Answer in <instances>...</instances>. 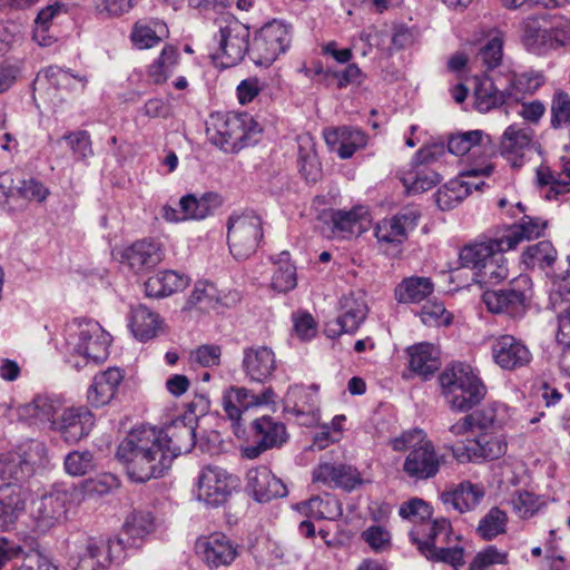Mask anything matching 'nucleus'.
I'll use <instances>...</instances> for the list:
<instances>
[{
	"label": "nucleus",
	"instance_id": "5701e85b",
	"mask_svg": "<svg viewBox=\"0 0 570 570\" xmlns=\"http://www.w3.org/2000/svg\"><path fill=\"white\" fill-rule=\"evenodd\" d=\"M220 205V197L215 193H207L200 198L188 194L180 198L179 209L165 206L164 217L168 222H180L188 219H204Z\"/></svg>",
	"mask_w": 570,
	"mask_h": 570
},
{
	"label": "nucleus",
	"instance_id": "7c9ffc66",
	"mask_svg": "<svg viewBox=\"0 0 570 570\" xmlns=\"http://www.w3.org/2000/svg\"><path fill=\"white\" fill-rule=\"evenodd\" d=\"M531 142L532 135L529 128L511 125L504 130L500 145H497V153L500 151L512 167H521Z\"/></svg>",
	"mask_w": 570,
	"mask_h": 570
},
{
	"label": "nucleus",
	"instance_id": "4be33fe9",
	"mask_svg": "<svg viewBox=\"0 0 570 570\" xmlns=\"http://www.w3.org/2000/svg\"><path fill=\"white\" fill-rule=\"evenodd\" d=\"M29 492L20 483L0 484V530L14 529L18 520L24 514Z\"/></svg>",
	"mask_w": 570,
	"mask_h": 570
},
{
	"label": "nucleus",
	"instance_id": "6e6552de",
	"mask_svg": "<svg viewBox=\"0 0 570 570\" xmlns=\"http://www.w3.org/2000/svg\"><path fill=\"white\" fill-rule=\"evenodd\" d=\"M532 296V281L528 275L514 277L500 289L485 291L482 302L493 314H507L511 317L522 316Z\"/></svg>",
	"mask_w": 570,
	"mask_h": 570
},
{
	"label": "nucleus",
	"instance_id": "e2e57ef3",
	"mask_svg": "<svg viewBox=\"0 0 570 570\" xmlns=\"http://www.w3.org/2000/svg\"><path fill=\"white\" fill-rule=\"evenodd\" d=\"M94 466V455L89 451H73L65 459V469L70 475H85L92 471Z\"/></svg>",
	"mask_w": 570,
	"mask_h": 570
},
{
	"label": "nucleus",
	"instance_id": "2eb2a0df",
	"mask_svg": "<svg viewBox=\"0 0 570 570\" xmlns=\"http://www.w3.org/2000/svg\"><path fill=\"white\" fill-rule=\"evenodd\" d=\"M453 456L459 462H478L497 460L507 453L508 443L503 434L497 431H479L472 439L458 446H451Z\"/></svg>",
	"mask_w": 570,
	"mask_h": 570
},
{
	"label": "nucleus",
	"instance_id": "864d4df0",
	"mask_svg": "<svg viewBox=\"0 0 570 570\" xmlns=\"http://www.w3.org/2000/svg\"><path fill=\"white\" fill-rule=\"evenodd\" d=\"M179 61V51L175 46L167 45L159 57L149 66L148 75L155 83L165 82L170 77Z\"/></svg>",
	"mask_w": 570,
	"mask_h": 570
},
{
	"label": "nucleus",
	"instance_id": "09e8293b",
	"mask_svg": "<svg viewBox=\"0 0 570 570\" xmlns=\"http://www.w3.org/2000/svg\"><path fill=\"white\" fill-rule=\"evenodd\" d=\"M252 429L254 438L261 440L268 449L282 445L287 438L285 425L269 416L254 420Z\"/></svg>",
	"mask_w": 570,
	"mask_h": 570
},
{
	"label": "nucleus",
	"instance_id": "dca6fc26",
	"mask_svg": "<svg viewBox=\"0 0 570 570\" xmlns=\"http://www.w3.org/2000/svg\"><path fill=\"white\" fill-rule=\"evenodd\" d=\"M419 218L417 209L404 208L391 218L380 220L374 228L377 243L385 252L394 249L399 253L400 247L409 238V233L417 226Z\"/></svg>",
	"mask_w": 570,
	"mask_h": 570
},
{
	"label": "nucleus",
	"instance_id": "4c0bfd02",
	"mask_svg": "<svg viewBox=\"0 0 570 570\" xmlns=\"http://www.w3.org/2000/svg\"><path fill=\"white\" fill-rule=\"evenodd\" d=\"M33 473V464L30 459L21 452L9 451L0 453V479L3 483L23 482Z\"/></svg>",
	"mask_w": 570,
	"mask_h": 570
},
{
	"label": "nucleus",
	"instance_id": "ddd939ff",
	"mask_svg": "<svg viewBox=\"0 0 570 570\" xmlns=\"http://www.w3.org/2000/svg\"><path fill=\"white\" fill-rule=\"evenodd\" d=\"M131 541L120 534L108 541L87 540V543L79 554L76 570H105L112 562H120L126 554L127 548H134Z\"/></svg>",
	"mask_w": 570,
	"mask_h": 570
},
{
	"label": "nucleus",
	"instance_id": "9b49d317",
	"mask_svg": "<svg viewBox=\"0 0 570 570\" xmlns=\"http://www.w3.org/2000/svg\"><path fill=\"white\" fill-rule=\"evenodd\" d=\"M292 41L291 27L274 20L264 24L256 32L250 45V58L258 66H271L284 53Z\"/></svg>",
	"mask_w": 570,
	"mask_h": 570
},
{
	"label": "nucleus",
	"instance_id": "aec40b11",
	"mask_svg": "<svg viewBox=\"0 0 570 570\" xmlns=\"http://www.w3.org/2000/svg\"><path fill=\"white\" fill-rule=\"evenodd\" d=\"M230 479L226 470L219 466L203 468L198 475V499L212 507L225 503L230 494Z\"/></svg>",
	"mask_w": 570,
	"mask_h": 570
},
{
	"label": "nucleus",
	"instance_id": "f257e3e1",
	"mask_svg": "<svg viewBox=\"0 0 570 570\" xmlns=\"http://www.w3.org/2000/svg\"><path fill=\"white\" fill-rule=\"evenodd\" d=\"M195 444L193 422L177 419L163 430L151 426L132 430L119 444L116 455L125 463L128 476L144 483L163 476L173 461L190 452Z\"/></svg>",
	"mask_w": 570,
	"mask_h": 570
},
{
	"label": "nucleus",
	"instance_id": "a211bd4d",
	"mask_svg": "<svg viewBox=\"0 0 570 570\" xmlns=\"http://www.w3.org/2000/svg\"><path fill=\"white\" fill-rule=\"evenodd\" d=\"M367 313L368 308L362 296H355L353 293L344 295L340 299L338 316L326 323L324 332L330 338L354 334L365 321Z\"/></svg>",
	"mask_w": 570,
	"mask_h": 570
},
{
	"label": "nucleus",
	"instance_id": "473e14b6",
	"mask_svg": "<svg viewBox=\"0 0 570 570\" xmlns=\"http://www.w3.org/2000/svg\"><path fill=\"white\" fill-rule=\"evenodd\" d=\"M324 139L330 150L336 153L341 159L351 158L367 144V137L362 130L348 127L326 130Z\"/></svg>",
	"mask_w": 570,
	"mask_h": 570
},
{
	"label": "nucleus",
	"instance_id": "6e6d98bb",
	"mask_svg": "<svg viewBox=\"0 0 570 570\" xmlns=\"http://www.w3.org/2000/svg\"><path fill=\"white\" fill-rule=\"evenodd\" d=\"M153 527L154 519L149 512H132L124 523L122 535L131 541V546L138 547V540L148 534Z\"/></svg>",
	"mask_w": 570,
	"mask_h": 570
},
{
	"label": "nucleus",
	"instance_id": "ea45409f",
	"mask_svg": "<svg viewBox=\"0 0 570 570\" xmlns=\"http://www.w3.org/2000/svg\"><path fill=\"white\" fill-rule=\"evenodd\" d=\"M46 81L55 89H67L73 92H83L88 79L85 76L73 75L58 66H49L37 76V82Z\"/></svg>",
	"mask_w": 570,
	"mask_h": 570
},
{
	"label": "nucleus",
	"instance_id": "e433bc0d",
	"mask_svg": "<svg viewBox=\"0 0 570 570\" xmlns=\"http://www.w3.org/2000/svg\"><path fill=\"white\" fill-rule=\"evenodd\" d=\"M484 495L483 488L469 481L460 483L453 491L441 494V500L446 509H453L459 513L473 510Z\"/></svg>",
	"mask_w": 570,
	"mask_h": 570
},
{
	"label": "nucleus",
	"instance_id": "cd10ccee",
	"mask_svg": "<svg viewBox=\"0 0 570 570\" xmlns=\"http://www.w3.org/2000/svg\"><path fill=\"white\" fill-rule=\"evenodd\" d=\"M448 150L456 156L471 151L473 155H482L483 158H492L497 155V144L483 130L475 129L451 135Z\"/></svg>",
	"mask_w": 570,
	"mask_h": 570
},
{
	"label": "nucleus",
	"instance_id": "a878e982",
	"mask_svg": "<svg viewBox=\"0 0 570 570\" xmlns=\"http://www.w3.org/2000/svg\"><path fill=\"white\" fill-rule=\"evenodd\" d=\"M492 356L497 365L503 370L513 371L528 365L532 354L519 338L504 334L492 343Z\"/></svg>",
	"mask_w": 570,
	"mask_h": 570
},
{
	"label": "nucleus",
	"instance_id": "a19ab883",
	"mask_svg": "<svg viewBox=\"0 0 570 570\" xmlns=\"http://www.w3.org/2000/svg\"><path fill=\"white\" fill-rule=\"evenodd\" d=\"M458 540V537H453L451 523L446 519H438L429 524L425 539L417 542V548L424 556L442 547L451 546Z\"/></svg>",
	"mask_w": 570,
	"mask_h": 570
},
{
	"label": "nucleus",
	"instance_id": "f03ea898",
	"mask_svg": "<svg viewBox=\"0 0 570 570\" xmlns=\"http://www.w3.org/2000/svg\"><path fill=\"white\" fill-rule=\"evenodd\" d=\"M262 126L247 112L216 111L206 121L209 142L225 153H237L257 142Z\"/></svg>",
	"mask_w": 570,
	"mask_h": 570
},
{
	"label": "nucleus",
	"instance_id": "603ef678",
	"mask_svg": "<svg viewBox=\"0 0 570 570\" xmlns=\"http://www.w3.org/2000/svg\"><path fill=\"white\" fill-rule=\"evenodd\" d=\"M488 159L484 158L481 163L470 164L466 169L460 173V177L456 178V180L461 181L462 187L468 189V196L472 190L482 191L484 187H489L484 178L492 175L494 165L489 163Z\"/></svg>",
	"mask_w": 570,
	"mask_h": 570
},
{
	"label": "nucleus",
	"instance_id": "1a4fd4ad",
	"mask_svg": "<svg viewBox=\"0 0 570 570\" xmlns=\"http://www.w3.org/2000/svg\"><path fill=\"white\" fill-rule=\"evenodd\" d=\"M262 218L254 212L233 214L227 222V243L236 259H246L257 249L263 238Z\"/></svg>",
	"mask_w": 570,
	"mask_h": 570
},
{
	"label": "nucleus",
	"instance_id": "69168bd1",
	"mask_svg": "<svg viewBox=\"0 0 570 570\" xmlns=\"http://www.w3.org/2000/svg\"><path fill=\"white\" fill-rule=\"evenodd\" d=\"M334 230L348 237L360 233V214L357 210H337L332 215Z\"/></svg>",
	"mask_w": 570,
	"mask_h": 570
},
{
	"label": "nucleus",
	"instance_id": "3c124183",
	"mask_svg": "<svg viewBox=\"0 0 570 570\" xmlns=\"http://www.w3.org/2000/svg\"><path fill=\"white\" fill-rule=\"evenodd\" d=\"M311 390L316 392V387L314 385L311 387H305L303 385L291 386L284 399L285 411L297 416L313 412L316 406V400L315 393H312Z\"/></svg>",
	"mask_w": 570,
	"mask_h": 570
},
{
	"label": "nucleus",
	"instance_id": "bf43d9fd",
	"mask_svg": "<svg viewBox=\"0 0 570 570\" xmlns=\"http://www.w3.org/2000/svg\"><path fill=\"white\" fill-rule=\"evenodd\" d=\"M468 189L462 187L461 181L452 179L438 189L434 194L438 207L441 210H449L468 197Z\"/></svg>",
	"mask_w": 570,
	"mask_h": 570
},
{
	"label": "nucleus",
	"instance_id": "0eeeda50",
	"mask_svg": "<svg viewBox=\"0 0 570 570\" xmlns=\"http://www.w3.org/2000/svg\"><path fill=\"white\" fill-rule=\"evenodd\" d=\"M394 451L410 449L403 463V471L414 480H429L434 478L444 462V455L439 454L434 444L420 429L403 432L391 440Z\"/></svg>",
	"mask_w": 570,
	"mask_h": 570
},
{
	"label": "nucleus",
	"instance_id": "5fc2aeb1",
	"mask_svg": "<svg viewBox=\"0 0 570 570\" xmlns=\"http://www.w3.org/2000/svg\"><path fill=\"white\" fill-rule=\"evenodd\" d=\"M309 514L317 519L336 520L343 514L341 502L331 493L316 495L307 501Z\"/></svg>",
	"mask_w": 570,
	"mask_h": 570
},
{
	"label": "nucleus",
	"instance_id": "f8f14e48",
	"mask_svg": "<svg viewBox=\"0 0 570 570\" xmlns=\"http://www.w3.org/2000/svg\"><path fill=\"white\" fill-rule=\"evenodd\" d=\"M81 495V491L75 487L59 485L43 494L36 503L33 519L39 532H47L60 523L68 507Z\"/></svg>",
	"mask_w": 570,
	"mask_h": 570
},
{
	"label": "nucleus",
	"instance_id": "2f4dec72",
	"mask_svg": "<svg viewBox=\"0 0 570 570\" xmlns=\"http://www.w3.org/2000/svg\"><path fill=\"white\" fill-rule=\"evenodd\" d=\"M124 372L119 367H108L95 375L87 392V400L94 407L109 404L117 394Z\"/></svg>",
	"mask_w": 570,
	"mask_h": 570
},
{
	"label": "nucleus",
	"instance_id": "b1692460",
	"mask_svg": "<svg viewBox=\"0 0 570 570\" xmlns=\"http://www.w3.org/2000/svg\"><path fill=\"white\" fill-rule=\"evenodd\" d=\"M433 159L434 153L431 148H421L416 151L412 160V168L406 170L401 178L409 193H423L440 183V175L426 166Z\"/></svg>",
	"mask_w": 570,
	"mask_h": 570
},
{
	"label": "nucleus",
	"instance_id": "a18cd8bd",
	"mask_svg": "<svg viewBox=\"0 0 570 570\" xmlns=\"http://www.w3.org/2000/svg\"><path fill=\"white\" fill-rule=\"evenodd\" d=\"M159 317L145 305L131 311L129 327L139 341H148L156 336L159 328Z\"/></svg>",
	"mask_w": 570,
	"mask_h": 570
},
{
	"label": "nucleus",
	"instance_id": "bb28decb",
	"mask_svg": "<svg viewBox=\"0 0 570 570\" xmlns=\"http://www.w3.org/2000/svg\"><path fill=\"white\" fill-rule=\"evenodd\" d=\"M242 368L249 382L265 384L276 370L275 354L266 346L246 347L243 351Z\"/></svg>",
	"mask_w": 570,
	"mask_h": 570
},
{
	"label": "nucleus",
	"instance_id": "4468645a",
	"mask_svg": "<svg viewBox=\"0 0 570 570\" xmlns=\"http://www.w3.org/2000/svg\"><path fill=\"white\" fill-rule=\"evenodd\" d=\"M275 392L268 386L261 393L244 387L232 385L223 392L222 405L226 416L233 422L235 434H239L242 428V415L252 407L268 405L274 403Z\"/></svg>",
	"mask_w": 570,
	"mask_h": 570
},
{
	"label": "nucleus",
	"instance_id": "c03bdc74",
	"mask_svg": "<svg viewBox=\"0 0 570 570\" xmlns=\"http://www.w3.org/2000/svg\"><path fill=\"white\" fill-rule=\"evenodd\" d=\"M479 431H495L508 424L512 417L511 409L500 402H492L479 411L473 412Z\"/></svg>",
	"mask_w": 570,
	"mask_h": 570
},
{
	"label": "nucleus",
	"instance_id": "4d7b16f0",
	"mask_svg": "<svg viewBox=\"0 0 570 570\" xmlns=\"http://www.w3.org/2000/svg\"><path fill=\"white\" fill-rule=\"evenodd\" d=\"M508 515L504 511L494 507L480 520L478 533L484 540H492L507 530Z\"/></svg>",
	"mask_w": 570,
	"mask_h": 570
},
{
	"label": "nucleus",
	"instance_id": "338daca9",
	"mask_svg": "<svg viewBox=\"0 0 570 570\" xmlns=\"http://www.w3.org/2000/svg\"><path fill=\"white\" fill-rule=\"evenodd\" d=\"M424 556L433 562H443L452 566L453 568L464 564V550L459 542L442 547L439 550Z\"/></svg>",
	"mask_w": 570,
	"mask_h": 570
},
{
	"label": "nucleus",
	"instance_id": "052dcab7",
	"mask_svg": "<svg viewBox=\"0 0 570 570\" xmlns=\"http://www.w3.org/2000/svg\"><path fill=\"white\" fill-rule=\"evenodd\" d=\"M551 126L554 129L570 126V96L556 91L551 100Z\"/></svg>",
	"mask_w": 570,
	"mask_h": 570
},
{
	"label": "nucleus",
	"instance_id": "f3484780",
	"mask_svg": "<svg viewBox=\"0 0 570 570\" xmlns=\"http://www.w3.org/2000/svg\"><path fill=\"white\" fill-rule=\"evenodd\" d=\"M566 19L557 18L551 27L540 23L537 18L524 21L522 41L525 48L534 53H543L548 49L568 43Z\"/></svg>",
	"mask_w": 570,
	"mask_h": 570
},
{
	"label": "nucleus",
	"instance_id": "7ed1b4c3",
	"mask_svg": "<svg viewBox=\"0 0 570 570\" xmlns=\"http://www.w3.org/2000/svg\"><path fill=\"white\" fill-rule=\"evenodd\" d=\"M110 335L94 320H75L66 328L68 362L77 370L88 362L96 364L108 357Z\"/></svg>",
	"mask_w": 570,
	"mask_h": 570
},
{
	"label": "nucleus",
	"instance_id": "412c9836",
	"mask_svg": "<svg viewBox=\"0 0 570 570\" xmlns=\"http://www.w3.org/2000/svg\"><path fill=\"white\" fill-rule=\"evenodd\" d=\"M95 424V416L86 406L62 407L52 431L67 443H76L86 438Z\"/></svg>",
	"mask_w": 570,
	"mask_h": 570
},
{
	"label": "nucleus",
	"instance_id": "8fccbe9b",
	"mask_svg": "<svg viewBox=\"0 0 570 570\" xmlns=\"http://www.w3.org/2000/svg\"><path fill=\"white\" fill-rule=\"evenodd\" d=\"M557 249L549 240H541L528 246L522 253L521 261L528 268H551L557 261Z\"/></svg>",
	"mask_w": 570,
	"mask_h": 570
},
{
	"label": "nucleus",
	"instance_id": "58836bf2",
	"mask_svg": "<svg viewBox=\"0 0 570 570\" xmlns=\"http://www.w3.org/2000/svg\"><path fill=\"white\" fill-rule=\"evenodd\" d=\"M167 35V26L161 20L142 19L134 24L130 39L136 48L149 49L156 47Z\"/></svg>",
	"mask_w": 570,
	"mask_h": 570
},
{
	"label": "nucleus",
	"instance_id": "6ab92c4d",
	"mask_svg": "<svg viewBox=\"0 0 570 570\" xmlns=\"http://www.w3.org/2000/svg\"><path fill=\"white\" fill-rule=\"evenodd\" d=\"M313 483H320L331 489L353 491L363 483L361 473L356 468L345 463L321 461L312 471Z\"/></svg>",
	"mask_w": 570,
	"mask_h": 570
},
{
	"label": "nucleus",
	"instance_id": "0e129e2a",
	"mask_svg": "<svg viewBox=\"0 0 570 570\" xmlns=\"http://www.w3.org/2000/svg\"><path fill=\"white\" fill-rule=\"evenodd\" d=\"M421 321L428 326L449 325L451 316L446 312L443 303L438 301L426 302L420 313Z\"/></svg>",
	"mask_w": 570,
	"mask_h": 570
},
{
	"label": "nucleus",
	"instance_id": "423d86ee",
	"mask_svg": "<svg viewBox=\"0 0 570 570\" xmlns=\"http://www.w3.org/2000/svg\"><path fill=\"white\" fill-rule=\"evenodd\" d=\"M499 237L487 238L462 248L460 259L464 267L474 269L473 279L481 286L499 284L509 275L505 249Z\"/></svg>",
	"mask_w": 570,
	"mask_h": 570
},
{
	"label": "nucleus",
	"instance_id": "680f3d73",
	"mask_svg": "<svg viewBox=\"0 0 570 570\" xmlns=\"http://www.w3.org/2000/svg\"><path fill=\"white\" fill-rule=\"evenodd\" d=\"M514 512L520 518H530L539 511L542 502L538 495L529 491H515L511 498Z\"/></svg>",
	"mask_w": 570,
	"mask_h": 570
},
{
	"label": "nucleus",
	"instance_id": "f704fd0d",
	"mask_svg": "<svg viewBox=\"0 0 570 570\" xmlns=\"http://www.w3.org/2000/svg\"><path fill=\"white\" fill-rule=\"evenodd\" d=\"M189 277L176 271H161L145 282V293L148 297L163 298L184 291L189 284Z\"/></svg>",
	"mask_w": 570,
	"mask_h": 570
},
{
	"label": "nucleus",
	"instance_id": "c756f323",
	"mask_svg": "<svg viewBox=\"0 0 570 570\" xmlns=\"http://www.w3.org/2000/svg\"><path fill=\"white\" fill-rule=\"evenodd\" d=\"M62 407L61 401L56 396L37 395L30 403L21 405L18 414L21 420L48 425L52 430Z\"/></svg>",
	"mask_w": 570,
	"mask_h": 570
},
{
	"label": "nucleus",
	"instance_id": "20e7f679",
	"mask_svg": "<svg viewBox=\"0 0 570 570\" xmlns=\"http://www.w3.org/2000/svg\"><path fill=\"white\" fill-rule=\"evenodd\" d=\"M474 107L480 112H488L505 104L519 102L523 94L531 88L535 89L539 81L531 87V80L524 76L517 77L512 71L493 75L474 76Z\"/></svg>",
	"mask_w": 570,
	"mask_h": 570
},
{
	"label": "nucleus",
	"instance_id": "c85d7f7f",
	"mask_svg": "<svg viewBox=\"0 0 570 570\" xmlns=\"http://www.w3.org/2000/svg\"><path fill=\"white\" fill-rule=\"evenodd\" d=\"M247 490L258 502H268L287 494L286 485L267 466L250 469L246 475Z\"/></svg>",
	"mask_w": 570,
	"mask_h": 570
},
{
	"label": "nucleus",
	"instance_id": "39448f33",
	"mask_svg": "<svg viewBox=\"0 0 570 570\" xmlns=\"http://www.w3.org/2000/svg\"><path fill=\"white\" fill-rule=\"evenodd\" d=\"M442 394L451 410L468 412L487 395V386L468 363H453L439 377Z\"/></svg>",
	"mask_w": 570,
	"mask_h": 570
},
{
	"label": "nucleus",
	"instance_id": "49530a36",
	"mask_svg": "<svg viewBox=\"0 0 570 570\" xmlns=\"http://www.w3.org/2000/svg\"><path fill=\"white\" fill-rule=\"evenodd\" d=\"M502 59L503 38L501 33H497L479 49L474 57V63L485 69L483 75H493L503 72L502 70H497V68L501 67Z\"/></svg>",
	"mask_w": 570,
	"mask_h": 570
},
{
	"label": "nucleus",
	"instance_id": "13d9d810",
	"mask_svg": "<svg viewBox=\"0 0 570 570\" xmlns=\"http://www.w3.org/2000/svg\"><path fill=\"white\" fill-rule=\"evenodd\" d=\"M61 140L67 142L77 161H87L94 156L91 137L87 130L69 131L61 137Z\"/></svg>",
	"mask_w": 570,
	"mask_h": 570
},
{
	"label": "nucleus",
	"instance_id": "72a5a7b5",
	"mask_svg": "<svg viewBox=\"0 0 570 570\" xmlns=\"http://www.w3.org/2000/svg\"><path fill=\"white\" fill-rule=\"evenodd\" d=\"M124 257L135 273H140L158 265L163 261L164 252L159 243L142 239L127 248Z\"/></svg>",
	"mask_w": 570,
	"mask_h": 570
},
{
	"label": "nucleus",
	"instance_id": "79ce46f5",
	"mask_svg": "<svg viewBox=\"0 0 570 570\" xmlns=\"http://www.w3.org/2000/svg\"><path fill=\"white\" fill-rule=\"evenodd\" d=\"M434 291V284L429 277L411 276L404 278L395 288V298L399 303H420Z\"/></svg>",
	"mask_w": 570,
	"mask_h": 570
},
{
	"label": "nucleus",
	"instance_id": "de8ad7c7",
	"mask_svg": "<svg viewBox=\"0 0 570 570\" xmlns=\"http://www.w3.org/2000/svg\"><path fill=\"white\" fill-rule=\"evenodd\" d=\"M50 191L45 184L36 178L17 177L16 206L14 210H22L29 203H42L47 199Z\"/></svg>",
	"mask_w": 570,
	"mask_h": 570
},
{
	"label": "nucleus",
	"instance_id": "393cba45",
	"mask_svg": "<svg viewBox=\"0 0 570 570\" xmlns=\"http://www.w3.org/2000/svg\"><path fill=\"white\" fill-rule=\"evenodd\" d=\"M196 551L212 569L230 564L238 554L237 546L220 532H215L197 540Z\"/></svg>",
	"mask_w": 570,
	"mask_h": 570
},
{
	"label": "nucleus",
	"instance_id": "9d476101",
	"mask_svg": "<svg viewBox=\"0 0 570 570\" xmlns=\"http://www.w3.org/2000/svg\"><path fill=\"white\" fill-rule=\"evenodd\" d=\"M218 27L215 36L218 48L214 59H219L225 68L236 66L246 53L250 55L249 28L234 17L222 18Z\"/></svg>",
	"mask_w": 570,
	"mask_h": 570
},
{
	"label": "nucleus",
	"instance_id": "c9c22d12",
	"mask_svg": "<svg viewBox=\"0 0 570 570\" xmlns=\"http://www.w3.org/2000/svg\"><path fill=\"white\" fill-rule=\"evenodd\" d=\"M547 222L524 215L519 224L509 226L501 236H498L504 244L505 249H514L521 242L538 238L543 235Z\"/></svg>",
	"mask_w": 570,
	"mask_h": 570
},
{
	"label": "nucleus",
	"instance_id": "774afa93",
	"mask_svg": "<svg viewBox=\"0 0 570 570\" xmlns=\"http://www.w3.org/2000/svg\"><path fill=\"white\" fill-rule=\"evenodd\" d=\"M217 301V289L214 284L209 282H197L187 299V305L190 307L203 304L205 307H209Z\"/></svg>",
	"mask_w": 570,
	"mask_h": 570
},
{
	"label": "nucleus",
	"instance_id": "37998d69",
	"mask_svg": "<svg viewBox=\"0 0 570 570\" xmlns=\"http://www.w3.org/2000/svg\"><path fill=\"white\" fill-rule=\"evenodd\" d=\"M409 367L423 377L432 375L439 368V360L434 355V347L430 343H419L406 348Z\"/></svg>",
	"mask_w": 570,
	"mask_h": 570
}]
</instances>
